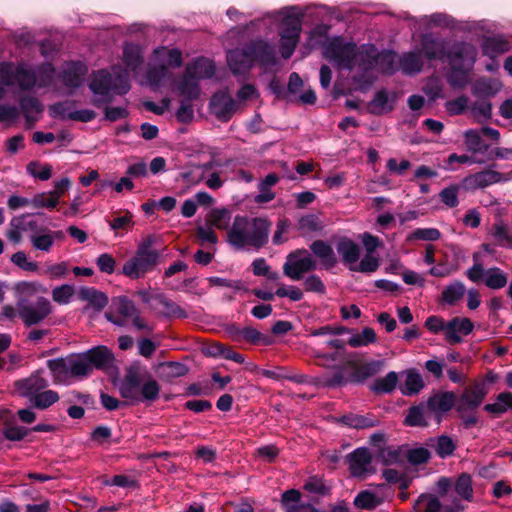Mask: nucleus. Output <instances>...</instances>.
Returning a JSON list of instances; mask_svg holds the SVG:
<instances>
[{"label":"nucleus","instance_id":"obj_39","mask_svg":"<svg viewBox=\"0 0 512 512\" xmlns=\"http://www.w3.org/2000/svg\"><path fill=\"white\" fill-rule=\"evenodd\" d=\"M177 89L179 94L187 101L197 99L200 94L198 80L187 72H185L184 76L179 81Z\"/></svg>","mask_w":512,"mask_h":512},{"label":"nucleus","instance_id":"obj_59","mask_svg":"<svg viewBox=\"0 0 512 512\" xmlns=\"http://www.w3.org/2000/svg\"><path fill=\"white\" fill-rule=\"evenodd\" d=\"M59 400V395L54 390H42L38 393L33 399L30 400V403L38 409L44 410L52 406Z\"/></svg>","mask_w":512,"mask_h":512},{"label":"nucleus","instance_id":"obj_5","mask_svg":"<svg viewBox=\"0 0 512 512\" xmlns=\"http://www.w3.org/2000/svg\"><path fill=\"white\" fill-rule=\"evenodd\" d=\"M324 55L339 68L352 70L357 64L358 48L355 43L336 37L324 46Z\"/></svg>","mask_w":512,"mask_h":512},{"label":"nucleus","instance_id":"obj_51","mask_svg":"<svg viewBox=\"0 0 512 512\" xmlns=\"http://www.w3.org/2000/svg\"><path fill=\"white\" fill-rule=\"evenodd\" d=\"M47 367L56 382H65L70 378L68 357L50 359L47 361Z\"/></svg>","mask_w":512,"mask_h":512},{"label":"nucleus","instance_id":"obj_12","mask_svg":"<svg viewBox=\"0 0 512 512\" xmlns=\"http://www.w3.org/2000/svg\"><path fill=\"white\" fill-rule=\"evenodd\" d=\"M512 178V174H503L498 171L487 169L466 176L463 179V185L466 189H483L496 183L507 182Z\"/></svg>","mask_w":512,"mask_h":512},{"label":"nucleus","instance_id":"obj_55","mask_svg":"<svg viewBox=\"0 0 512 512\" xmlns=\"http://www.w3.org/2000/svg\"><path fill=\"white\" fill-rule=\"evenodd\" d=\"M324 224L315 214H306L300 217L298 220V230L303 235H309L322 231Z\"/></svg>","mask_w":512,"mask_h":512},{"label":"nucleus","instance_id":"obj_16","mask_svg":"<svg viewBox=\"0 0 512 512\" xmlns=\"http://www.w3.org/2000/svg\"><path fill=\"white\" fill-rule=\"evenodd\" d=\"M88 73L87 65L82 61L66 62L58 74L59 80L67 88H79Z\"/></svg>","mask_w":512,"mask_h":512},{"label":"nucleus","instance_id":"obj_4","mask_svg":"<svg viewBox=\"0 0 512 512\" xmlns=\"http://www.w3.org/2000/svg\"><path fill=\"white\" fill-rule=\"evenodd\" d=\"M437 495L422 494L418 497L415 507L418 512H462L464 505L458 498L447 503V497L452 493V478L441 477L436 482Z\"/></svg>","mask_w":512,"mask_h":512},{"label":"nucleus","instance_id":"obj_46","mask_svg":"<svg viewBox=\"0 0 512 512\" xmlns=\"http://www.w3.org/2000/svg\"><path fill=\"white\" fill-rule=\"evenodd\" d=\"M381 55L375 45H364L360 50L358 49L357 63L364 69H370L380 61Z\"/></svg>","mask_w":512,"mask_h":512},{"label":"nucleus","instance_id":"obj_19","mask_svg":"<svg viewBox=\"0 0 512 512\" xmlns=\"http://www.w3.org/2000/svg\"><path fill=\"white\" fill-rule=\"evenodd\" d=\"M455 401V394L447 391L433 394L427 399L425 404L431 416L439 422L442 415L452 409Z\"/></svg>","mask_w":512,"mask_h":512},{"label":"nucleus","instance_id":"obj_60","mask_svg":"<svg viewBox=\"0 0 512 512\" xmlns=\"http://www.w3.org/2000/svg\"><path fill=\"white\" fill-rule=\"evenodd\" d=\"M441 238V232L437 228H417L413 230L408 236L407 241H438Z\"/></svg>","mask_w":512,"mask_h":512},{"label":"nucleus","instance_id":"obj_30","mask_svg":"<svg viewBox=\"0 0 512 512\" xmlns=\"http://www.w3.org/2000/svg\"><path fill=\"white\" fill-rule=\"evenodd\" d=\"M154 58L166 67H181L183 64L182 52L178 48H167L160 46L153 51Z\"/></svg>","mask_w":512,"mask_h":512},{"label":"nucleus","instance_id":"obj_8","mask_svg":"<svg viewBox=\"0 0 512 512\" xmlns=\"http://www.w3.org/2000/svg\"><path fill=\"white\" fill-rule=\"evenodd\" d=\"M159 259L160 253H147L136 250L134 256L124 263L122 273L131 279L143 278L147 273L155 269Z\"/></svg>","mask_w":512,"mask_h":512},{"label":"nucleus","instance_id":"obj_31","mask_svg":"<svg viewBox=\"0 0 512 512\" xmlns=\"http://www.w3.org/2000/svg\"><path fill=\"white\" fill-rule=\"evenodd\" d=\"M463 137L467 150L473 155L486 154L490 149V145L482 140L480 129H468L464 132Z\"/></svg>","mask_w":512,"mask_h":512},{"label":"nucleus","instance_id":"obj_52","mask_svg":"<svg viewBox=\"0 0 512 512\" xmlns=\"http://www.w3.org/2000/svg\"><path fill=\"white\" fill-rule=\"evenodd\" d=\"M397 382V373L391 371L384 377L376 379L370 389L376 394H389L395 390Z\"/></svg>","mask_w":512,"mask_h":512},{"label":"nucleus","instance_id":"obj_29","mask_svg":"<svg viewBox=\"0 0 512 512\" xmlns=\"http://www.w3.org/2000/svg\"><path fill=\"white\" fill-rule=\"evenodd\" d=\"M432 416L427 410L425 402L411 406L405 416L404 423L410 427H425Z\"/></svg>","mask_w":512,"mask_h":512},{"label":"nucleus","instance_id":"obj_56","mask_svg":"<svg viewBox=\"0 0 512 512\" xmlns=\"http://www.w3.org/2000/svg\"><path fill=\"white\" fill-rule=\"evenodd\" d=\"M424 387L423 379L417 372H408L400 391L405 396L418 394Z\"/></svg>","mask_w":512,"mask_h":512},{"label":"nucleus","instance_id":"obj_22","mask_svg":"<svg viewBox=\"0 0 512 512\" xmlns=\"http://www.w3.org/2000/svg\"><path fill=\"white\" fill-rule=\"evenodd\" d=\"M255 61L264 67L274 66L277 63L275 47L262 39L250 41Z\"/></svg>","mask_w":512,"mask_h":512},{"label":"nucleus","instance_id":"obj_14","mask_svg":"<svg viewBox=\"0 0 512 512\" xmlns=\"http://www.w3.org/2000/svg\"><path fill=\"white\" fill-rule=\"evenodd\" d=\"M349 471L356 478H364L372 473V455L368 448L360 447L347 455Z\"/></svg>","mask_w":512,"mask_h":512},{"label":"nucleus","instance_id":"obj_58","mask_svg":"<svg viewBox=\"0 0 512 512\" xmlns=\"http://www.w3.org/2000/svg\"><path fill=\"white\" fill-rule=\"evenodd\" d=\"M158 303L162 306V314L166 318H187V312L177 303L168 299L164 295L157 296Z\"/></svg>","mask_w":512,"mask_h":512},{"label":"nucleus","instance_id":"obj_41","mask_svg":"<svg viewBox=\"0 0 512 512\" xmlns=\"http://www.w3.org/2000/svg\"><path fill=\"white\" fill-rule=\"evenodd\" d=\"M384 364V360H371L364 363L352 373L353 383H362L366 379L378 374L384 367Z\"/></svg>","mask_w":512,"mask_h":512},{"label":"nucleus","instance_id":"obj_36","mask_svg":"<svg viewBox=\"0 0 512 512\" xmlns=\"http://www.w3.org/2000/svg\"><path fill=\"white\" fill-rule=\"evenodd\" d=\"M16 83L21 90H31L37 85L36 73L26 63H17Z\"/></svg>","mask_w":512,"mask_h":512},{"label":"nucleus","instance_id":"obj_38","mask_svg":"<svg viewBox=\"0 0 512 512\" xmlns=\"http://www.w3.org/2000/svg\"><path fill=\"white\" fill-rule=\"evenodd\" d=\"M368 107L370 112L375 115L390 112L394 107V98H390L386 90L377 91Z\"/></svg>","mask_w":512,"mask_h":512},{"label":"nucleus","instance_id":"obj_34","mask_svg":"<svg viewBox=\"0 0 512 512\" xmlns=\"http://www.w3.org/2000/svg\"><path fill=\"white\" fill-rule=\"evenodd\" d=\"M302 32V20L300 16L287 15L281 21V38L297 39L300 41Z\"/></svg>","mask_w":512,"mask_h":512},{"label":"nucleus","instance_id":"obj_49","mask_svg":"<svg viewBox=\"0 0 512 512\" xmlns=\"http://www.w3.org/2000/svg\"><path fill=\"white\" fill-rule=\"evenodd\" d=\"M431 447L440 458L445 459L453 455L456 450V443L451 437L447 435H440L431 439Z\"/></svg>","mask_w":512,"mask_h":512},{"label":"nucleus","instance_id":"obj_10","mask_svg":"<svg viewBox=\"0 0 512 512\" xmlns=\"http://www.w3.org/2000/svg\"><path fill=\"white\" fill-rule=\"evenodd\" d=\"M76 101L65 100L54 103L49 107L50 116L61 120H72L83 123L91 122L95 119L96 113L91 109L75 110Z\"/></svg>","mask_w":512,"mask_h":512},{"label":"nucleus","instance_id":"obj_1","mask_svg":"<svg viewBox=\"0 0 512 512\" xmlns=\"http://www.w3.org/2000/svg\"><path fill=\"white\" fill-rule=\"evenodd\" d=\"M271 222L262 217L236 215L227 242L236 250L259 251L269 241Z\"/></svg>","mask_w":512,"mask_h":512},{"label":"nucleus","instance_id":"obj_35","mask_svg":"<svg viewBox=\"0 0 512 512\" xmlns=\"http://www.w3.org/2000/svg\"><path fill=\"white\" fill-rule=\"evenodd\" d=\"M186 72L197 80L211 78L215 72L212 61L205 58H197L186 67Z\"/></svg>","mask_w":512,"mask_h":512},{"label":"nucleus","instance_id":"obj_32","mask_svg":"<svg viewBox=\"0 0 512 512\" xmlns=\"http://www.w3.org/2000/svg\"><path fill=\"white\" fill-rule=\"evenodd\" d=\"M78 295L81 300L88 303V307L95 311H101L108 303L107 295L93 287H82Z\"/></svg>","mask_w":512,"mask_h":512},{"label":"nucleus","instance_id":"obj_37","mask_svg":"<svg viewBox=\"0 0 512 512\" xmlns=\"http://www.w3.org/2000/svg\"><path fill=\"white\" fill-rule=\"evenodd\" d=\"M452 493H456L460 499L471 502L473 499L471 475L462 473L455 480L452 479Z\"/></svg>","mask_w":512,"mask_h":512},{"label":"nucleus","instance_id":"obj_54","mask_svg":"<svg viewBox=\"0 0 512 512\" xmlns=\"http://www.w3.org/2000/svg\"><path fill=\"white\" fill-rule=\"evenodd\" d=\"M348 383H353L352 373L347 374L342 366L334 367L333 372L324 378V385L328 388L341 387Z\"/></svg>","mask_w":512,"mask_h":512},{"label":"nucleus","instance_id":"obj_40","mask_svg":"<svg viewBox=\"0 0 512 512\" xmlns=\"http://www.w3.org/2000/svg\"><path fill=\"white\" fill-rule=\"evenodd\" d=\"M68 367L70 372V378L87 376L92 371L85 352L80 354L69 355Z\"/></svg>","mask_w":512,"mask_h":512},{"label":"nucleus","instance_id":"obj_20","mask_svg":"<svg viewBox=\"0 0 512 512\" xmlns=\"http://www.w3.org/2000/svg\"><path fill=\"white\" fill-rule=\"evenodd\" d=\"M473 329L474 324L469 318L454 317L446 323V340L450 344L461 343V335L467 336Z\"/></svg>","mask_w":512,"mask_h":512},{"label":"nucleus","instance_id":"obj_17","mask_svg":"<svg viewBox=\"0 0 512 512\" xmlns=\"http://www.w3.org/2000/svg\"><path fill=\"white\" fill-rule=\"evenodd\" d=\"M44 370L39 369L29 377L16 381L15 388L20 396L29 401L48 386V381L43 377Z\"/></svg>","mask_w":512,"mask_h":512},{"label":"nucleus","instance_id":"obj_61","mask_svg":"<svg viewBox=\"0 0 512 512\" xmlns=\"http://www.w3.org/2000/svg\"><path fill=\"white\" fill-rule=\"evenodd\" d=\"M381 503L380 498L373 492L361 491L354 499V504L361 509H374Z\"/></svg>","mask_w":512,"mask_h":512},{"label":"nucleus","instance_id":"obj_27","mask_svg":"<svg viewBox=\"0 0 512 512\" xmlns=\"http://www.w3.org/2000/svg\"><path fill=\"white\" fill-rule=\"evenodd\" d=\"M61 238V231L41 229L30 236V242L34 249L42 252H50L55 241Z\"/></svg>","mask_w":512,"mask_h":512},{"label":"nucleus","instance_id":"obj_9","mask_svg":"<svg viewBox=\"0 0 512 512\" xmlns=\"http://www.w3.org/2000/svg\"><path fill=\"white\" fill-rule=\"evenodd\" d=\"M477 49L474 45L466 41L448 42V48L445 50L446 60L451 67L465 66L472 68L476 62Z\"/></svg>","mask_w":512,"mask_h":512},{"label":"nucleus","instance_id":"obj_18","mask_svg":"<svg viewBox=\"0 0 512 512\" xmlns=\"http://www.w3.org/2000/svg\"><path fill=\"white\" fill-rule=\"evenodd\" d=\"M420 44L426 59L444 61L445 50L448 48L446 39L435 37L431 33H425L420 37Z\"/></svg>","mask_w":512,"mask_h":512},{"label":"nucleus","instance_id":"obj_21","mask_svg":"<svg viewBox=\"0 0 512 512\" xmlns=\"http://www.w3.org/2000/svg\"><path fill=\"white\" fill-rule=\"evenodd\" d=\"M485 396L486 390L483 385L466 389L457 401V411L460 413L474 411L483 402Z\"/></svg>","mask_w":512,"mask_h":512},{"label":"nucleus","instance_id":"obj_45","mask_svg":"<svg viewBox=\"0 0 512 512\" xmlns=\"http://www.w3.org/2000/svg\"><path fill=\"white\" fill-rule=\"evenodd\" d=\"M507 273L499 267H490L486 269L484 284L491 290H499L507 285Z\"/></svg>","mask_w":512,"mask_h":512},{"label":"nucleus","instance_id":"obj_48","mask_svg":"<svg viewBox=\"0 0 512 512\" xmlns=\"http://www.w3.org/2000/svg\"><path fill=\"white\" fill-rule=\"evenodd\" d=\"M484 410L494 415H502L508 410H512V393L502 392L498 394L495 402L486 404Z\"/></svg>","mask_w":512,"mask_h":512},{"label":"nucleus","instance_id":"obj_33","mask_svg":"<svg viewBox=\"0 0 512 512\" xmlns=\"http://www.w3.org/2000/svg\"><path fill=\"white\" fill-rule=\"evenodd\" d=\"M481 48L485 56L493 59L497 55L508 52L511 45L510 42L502 36H493L486 38L483 41Z\"/></svg>","mask_w":512,"mask_h":512},{"label":"nucleus","instance_id":"obj_42","mask_svg":"<svg viewBox=\"0 0 512 512\" xmlns=\"http://www.w3.org/2000/svg\"><path fill=\"white\" fill-rule=\"evenodd\" d=\"M19 105L26 121L29 123L35 122L43 110L41 102L33 96L20 98Z\"/></svg>","mask_w":512,"mask_h":512},{"label":"nucleus","instance_id":"obj_57","mask_svg":"<svg viewBox=\"0 0 512 512\" xmlns=\"http://www.w3.org/2000/svg\"><path fill=\"white\" fill-rule=\"evenodd\" d=\"M377 336L375 331L370 327H365L360 333L352 334L347 343L350 347L358 348L368 346L369 344L375 343Z\"/></svg>","mask_w":512,"mask_h":512},{"label":"nucleus","instance_id":"obj_26","mask_svg":"<svg viewBox=\"0 0 512 512\" xmlns=\"http://www.w3.org/2000/svg\"><path fill=\"white\" fill-rule=\"evenodd\" d=\"M337 422L353 429H368L379 425V420L372 414L359 415L349 413L337 418Z\"/></svg>","mask_w":512,"mask_h":512},{"label":"nucleus","instance_id":"obj_2","mask_svg":"<svg viewBox=\"0 0 512 512\" xmlns=\"http://www.w3.org/2000/svg\"><path fill=\"white\" fill-rule=\"evenodd\" d=\"M89 89L93 94L92 104L100 108L112 102L114 94L125 95L130 91V77L120 65L112 66V73L107 69L93 71Z\"/></svg>","mask_w":512,"mask_h":512},{"label":"nucleus","instance_id":"obj_25","mask_svg":"<svg viewBox=\"0 0 512 512\" xmlns=\"http://www.w3.org/2000/svg\"><path fill=\"white\" fill-rule=\"evenodd\" d=\"M87 359L89 360V365L91 370L93 368L96 369H106L112 366L114 361V355L112 351L106 346H97L92 349H89L85 352Z\"/></svg>","mask_w":512,"mask_h":512},{"label":"nucleus","instance_id":"obj_47","mask_svg":"<svg viewBox=\"0 0 512 512\" xmlns=\"http://www.w3.org/2000/svg\"><path fill=\"white\" fill-rule=\"evenodd\" d=\"M406 447L389 446L379 452V459L385 465L401 464L405 461Z\"/></svg>","mask_w":512,"mask_h":512},{"label":"nucleus","instance_id":"obj_53","mask_svg":"<svg viewBox=\"0 0 512 512\" xmlns=\"http://www.w3.org/2000/svg\"><path fill=\"white\" fill-rule=\"evenodd\" d=\"M463 67L453 66L447 75V81L453 89H463L469 84V70L471 68L463 69Z\"/></svg>","mask_w":512,"mask_h":512},{"label":"nucleus","instance_id":"obj_64","mask_svg":"<svg viewBox=\"0 0 512 512\" xmlns=\"http://www.w3.org/2000/svg\"><path fill=\"white\" fill-rule=\"evenodd\" d=\"M491 235L500 245L507 246L512 243V235L508 229V226L502 221L494 223L491 230Z\"/></svg>","mask_w":512,"mask_h":512},{"label":"nucleus","instance_id":"obj_13","mask_svg":"<svg viewBox=\"0 0 512 512\" xmlns=\"http://www.w3.org/2000/svg\"><path fill=\"white\" fill-rule=\"evenodd\" d=\"M227 63L234 75L247 73L255 63L250 42L246 43L242 48L229 50L227 52Z\"/></svg>","mask_w":512,"mask_h":512},{"label":"nucleus","instance_id":"obj_44","mask_svg":"<svg viewBox=\"0 0 512 512\" xmlns=\"http://www.w3.org/2000/svg\"><path fill=\"white\" fill-rule=\"evenodd\" d=\"M465 293V285L461 281L456 280L442 290L441 301L449 306H453L464 297Z\"/></svg>","mask_w":512,"mask_h":512},{"label":"nucleus","instance_id":"obj_24","mask_svg":"<svg viewBox=\"0 0 512 512\" xmlns=\"http://www.w3.org/2000/svg\"><path fill=\"white\" fill-rule=\"evenodd\" d=\"M336 248L342 257L343 264L352 271L360 259L361 250L359 245L353 240L344 237L339 240Z\"/></svg>","mask_w":512,"mask_h":512},{"label":"nucleus","instance_id":"obj_50","mask_svg":"<svg viewBox=\"0 0 512 512\" xmlns=\"http://www.w3.org/2000/svg\"><path fill=\"white\" fill-rule=\"evenodd\" d=\"M168 78V69L164 64L149 66L146 71V80L152 89H158Z\"/></svg>","mask_w":512,"mask_h":512},{"label":"nucleus","instance_id":"obj_43","mask_svg":"<svg viewBox=\"0 0 512 512\" xmlns=\"http://www.w3.org/2000/svg\"><path fill=\"white\" fill-rule=\"evenodd\" d=\"M403 73L407 75L418 74L423 67V60L419 52H406L399 59Z\"/></svg>","mask_w":512,"mask_h":512},{"label":"nucleus","instance_id":"obj_28","mask_svg":"<svg viewBox=\"0 0 512 512\" xmlns=\"http://www.w3.org/2000/svg\"><path fill=\"white\" fill-rule=\"evenodd\" d=\"M311 252L329 269L336 265L337 259L332 246L324 240H315L310 244Z\"/></svg>","mask_w":512,"mask_h":512},{"label":"nucleus","instance_id":"obj_62","mask_svg":"<svg viewBox=\"0 0 512 512\" xmlns=\"http://www.w3.org/2000/svg\"><path fill=\"white\" fill-rule=\"evenodd\" d=\"M301 493L296 489H289L282 494V504L286 512H299L300 506L303 503L300 502Z\"/></svg>","mask_w":512,"mask_h":512},{"label":"nucleus","instance_id":"obj_15","mask_svg":"<svg viewBox=\"0 0 512 512\" xmlns=\"http://www.w3.org/2000/svg\"><path fill=\"white\" fill-rule=\"evenodd\" d=\"M210 109L218 120L228 122L237 110V103L227 91H219L211 97Z\"/></svg>","mask_w":512,"mask_h":512},{"label":"nucleus","instance_id":"obj_3","mask_svg":"<svg viewBox=\"0 0 512 512\" xmlns=\"http://www.w3.org/2000/svg\"><path fill=\"white\" fill-rule=\"evenodd\" d=\"M120 394L133 404H150L159 398L160 385L147 371L131 367L122 380Z\"/></svg>","mask_w":512,"mask_h":512},{"label":"nucleus","instance_id":"obj_7","mask_svg":"<svg viewBox=\"0 0 512 512\" xmlns=\"http://www.w3.org/2000/svg\"><path fill=\"white\" fill-rule=\"evenodd\" d=\"M317 268V263L308 250L301 248L290 252L283 265L285 276L294 281H299L305 273Z\"/></svg>","mask_w":512,"mask_h":512},{"label":"nucleus","instance_id":"obj_11","mask_svg":"<svg viewBox=\"0 0 512 512\" xmlns=\"http://www.w3.org/2000/svg\"><path fill=\"white\" fill-rule=\"evenodd\" d=\"M136 310L137 307L129 298L116 297L112 299L109 309L105 312V318L115 326L125 327Z\"/></svg>","mask_w":512,"mask_h":512},{"label":"nucleus","instance_id":"obj_63","mask_svg":"<svg viewBox=\"0 0 512 512\" xmlns=\"http://www.w3.org/2000/svg\"><path fill=\"white\" fill-rule=\"evenodd\" d=\"M27 173L41 181H46L52 176V167L49 164H40L37 161H32L26 166Z\"/></svg>","mask_w":512,"mask_h":512},{"label":"nucleus","instance_id":"obj_23","mask_svg":"<svg viewBox=\"0 0 512 512\" xmlns=\"http://www.w3.org/2000/svg\"><path fill=\"white\" fill-rule=\"evenodd\" d=\"M143 49L140 45L125 42L123 45L122 62L125 65V70L137 73L143 65Z\"/></svg>","mask_w":512,"mask_h":512},{"label":"nucleus","instance_id":"obj_6","mask_svg":"<svg viewBox=\"0 0 512 512\" xmlns=\"http://www.w3.org/2000/svg\"><path fill=\"white\" fill-rule=\"evenodd\" d=\"M17 308L18 316L27 327L41 323L52 312L50 301L43 296L18 298Z\"/></svg>","mask_w":512,"mask_h":512}]
</instances>
